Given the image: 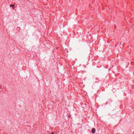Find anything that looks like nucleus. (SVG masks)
<instances>
[{"mask_svg":"<svg viewBox=\"0 0 134 134\" xmlns=\"http://www.w3.org/2000/svg\"><path fill=\"white\" fill-rule=\"evenodd\" d=\"M51 133H52V134H54V132H52Z\"/></svg>","mask_w":134,"mask_h":134,"instance_id":"3","label":"nucleus"},{"mask_svg":"<svg viewBox=\"0 0 134 134\" xmlns=\"http://www.w3.org/2000/svg\"><path fill=\"white\" fill-rule=\"evenodd\" d=\"M95 132H96L95 129L94 128H93V129H92L91 130L92 132L93 133H95Z\"/></svg>","mask_w":134,"mask_h":134,"instance_id":"1","label":"nucleus"},{"mask_svg":"<svg viewBox=\"0 0 134 134\" xmlns=\"http://www.w3.org/2000/svg\"><path fill=\"white\" fill-rule=\"evenodd\" d=\"M14 4H10V7H12L13 9H14L15 8L14 7Z\"/></svg>","mask_w":134,"mask_h":134,"instance_id":"2","label":"nucleus"}]
</instances>
